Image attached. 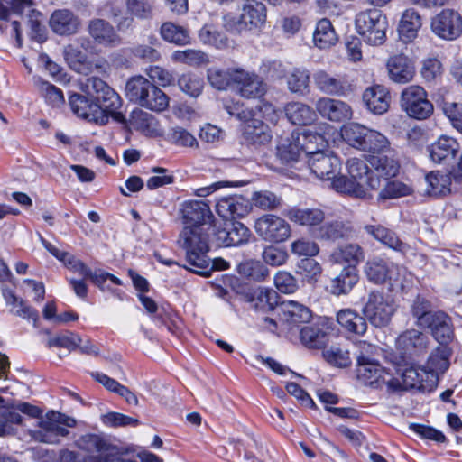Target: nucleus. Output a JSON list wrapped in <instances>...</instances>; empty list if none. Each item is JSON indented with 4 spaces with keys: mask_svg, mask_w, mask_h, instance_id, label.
<instances>
[{
    "mask_svg": "<svg viewBox=\"0 0 462 462\" xmlns=\"http://www.w3.org/2000/svg\"><path fill=\"white\" fill-rule=\"evenodd\" d=\"M211 243L217 247L239 246L248 243L251 232L241 222H233L226 227L214 225Z\"/></svg>",
    "mask_w": 462,
    "mask_h": 462,
    "instance_id": "15",
    "label": "nucleus"
},
{
    "mask_svg": "<svg viewBox=\"0 0 462 462\" xmlns=\"http://www.w3.org/2000/svg\"><path fill=\"white\" fill-rule=\"evenodd\" d=\"M178 84L180 90L190 97H198L203 87L202 79L191 73L182 75L179 79Z\"/></svg>",
    "mask_w": 462,
    "mask_h": 462,
    "instance_id": "62",
    "label": "nucleus"
},
{
    "mask_svg": "<svg viewBox=\"0 0 462 462\" xmlns=\"http://www.w3.org/2000/svg\"><path fill=\"white\" fill-rule=\"evenodd\" d=\"M359 276L356 268L345 267L330 281V292L340 296L347 294L357 283Z\"/></svg>",
    "mask_w": 462,
    "mask_h": 462,
    "instance_id": "36",
    "label": "nucleus"
},
{
    "mask_svg": "<svg viewBox=\"0 0 462 462\" xmlns=\"http://www.w3.org/2000/svg\"><path fill=\"white\" fill-rule=\"evenodd\" d=\"M299 273L308 283H314L322 273L321 265L313 258H304L298 264Z\"/></svg>",
    "mask_w": 462,
    "mask_h": 462,
    "instance_id": "55",
    "label": "nucleus"
},
{
    "mask_svg": "<svg viewBox=\"0 0 462 462\" xmlns=\"http://www.w3.org/2000/svg\"><path fill=\"white\" fill-rule=\"evenodd\" d=\"M313 81L320 92L328 96L345 97L350 90V86L344 77L329 74L323 69L314 72Z\"/></svg>",
    "mask_w": 462,
    "mask_h": 462,
    "instance_id": "21",
    "label": "nucleus"
},
{
    "mask_svg": "<svg viewBox=\"0 0 462 462\" xmlns=\"http://www.w3.org/2000/svg\"><path fill=\"white\" fill-rule=\"evenodd\" d=\"M125 6L133 17L142 20L152 18L153 7L149 0H126Z\"/></svg>",
    "mask_w": 462,
    "mask_h": 462,
    "instance_id": "61",
    "label": "nucleus"
},
{
    "mask_svg": "<svg viewBox=\"0 0 462 462\" xmlns=\"http://www.w3.org/2000/svg\"><path fill=\"white\" fill-rule=\"evenodd\" d=\"M442 109L452 126L462 134V103L446 102Z\"/></svg>",
    "mask_w": 462,
    "mask_h": 462,
    "instance_id": "64",
    "label": "nucleus"
},
{
    "mask_svg": "<svg viewBox=\"0 0 462 462\" xmlns=\"http://www.w3.org/2000/svg\"><path fill=\"white\" fill-rule=\"evenodd\" d=\"M400 104L410 117L418 120L430 117L434 110L426 90L419 85L405 88L401 93Z\"/></svg>",
    "mask_w": 462,
    "mask_h": 462,
    "instance_id": "10",
    "label": "nucleus"
},
{
    "mask_svg": "<svg viewBox=\"0 0 462 462\" xmlns=\"http://www.w3.org/2000/svg\"><path fill=\"white\" fill-rule=\"evenodd\" d=\"M291 251L297 256L311 258L319 253L318 244L309 238H298L291 244Z\"/></svg>",
    "mask_w": 462,
    "mask_h": 462,
    "instance_id": "60",
    "label": "nucleus"
},
{
    "mask_svg": "<svg viewBox=\"0 0 462 462\" xmlns=\"http://www.w3.org/2000/svg\"><path fill=\"white\" fill-rule=\"evenodd\" d=\"M431 303L427 299L421 296H417L411 306V311L414 318H416V325L418 327L420 326L421 323H424L428 317L432 314L431 310Z\"/></svg>",
    "mask_w": 462,
    "mask_h": 462,
    "instance_id": "63",
    "label": "nucleus"
},
{
    "mask_svg": "<svg viewBox=\"0 0 462 462\" xmlns=\"http://www.w3.org/2000/svg\"><path fill=\"white\" fill-rule=\"evenodd\" d=\"M382 186L383 187L378 193V201L397 199L411 193L409 186L398 180H383Z\"/></svg>",
    "mask_w": 462,
    "mask_h": 462,
    "instance_id": "48",
    "label": "nucleus"
},
{
    "mask_svg": "<svg viewBox=\"0 0 462 462\" xmlns=\"http://www.w3.org/2000/svg\"><path fill=\"white\" fill-rule=\"evenodd\" d=\"M393 148L389 139L382 133L369 129L362 152L374 155L392 152Z\"/></svg>",
    "mask_w": 462,
    "mask_h": 462,
    "instance_id": "40",
    "label": "nucleus"
},
{
    "mask_svg": "<svg viewBox=\"0 0 462 462\" xmlns=\"http://www.w3.org/2000/svg\"><path fill=\"white\" fill-rule=\"evenodd\" d=\"M128 123L130 127L144 134L152 133L155 127L153 116L138 108L131 113Z\"/></svg>",
    "mask_w": 462,
    "mask_h": 462,
    "instance_id": "52",
    "label": "nucleus"
},
{
    "mask_svg": "<svg viewBox=\"0 0 462 462\" xmlns=\"http://www.w3.org/2000/svg\"><path fill=\"white\" fill-rule=\"evenodd\" d=\"M49 24L54 33L60 36H70L79 31L81 21L73 11L64 8L55 10L51 14Z\"/></svg>",
    "mask_w": 462,
    "mask_h": 462,
    "instance_id": "22",
    "label": "nucleus"
},
{
    "mask_svg": "<svg viewBox=\"0 0 462 462\" xmlns=\"http://www.w3.org/2000/svg\"><path fill=\"white\" fill-rule=\"evenodd\" d=\"M238 273L249 279L256 282L264 281L269 275L268 268L260 261L246 260L242 262L237 267Z\"/></svg>",
    "mask_w": 462,
    "mask_h": 462,
    "instance_id": "49",
    "label": "nucleus"
},
{
    "mask_svg": "<svg viewBox=\"0 0 462 462\" xmlns=\"http://www.w3.org/2000/svg\"><path fill=\"white\" fill-rule=\"evenodd\" d=\"M306 162L311 173L320 180H330V187L335 189L332 182L340 178L337 174L341 162L337 156L322 151L310 152Z\"/></svg>",
    "mask_w": 462,
    "mask_h": 462,
    "instance_id": "12",
    "label": "nucleus"
},
{
    "mask_svg": "<svg viewBox=\"0 0 462 462\" xmlns=\"http://www.w3.org/2000/svg\"><path fill=\"white\" fill-rule=\"evenodd\" d=\"M395 311L396 306L393 300L379 291L369 292L362 309L365 319L375 328L386 327Z\"/></svg>",
    "mask_w": 462,
    "mask_h": 462,
    "instance_id": "9",
    "label": "nucleus"
},
{
    "mask_svg": "<svg viewBox=\"0 0 462 462\" xmlns=\"http://www.w3.org/2000/svg\"><path fill=\"white\" fill-rule=\"evenodd\" d=\"M323 357L332 365L346 367L351 364L349 352L340 346H332L323 351Z\"/></svg>",
    "mask_w": 462,
    "mask_h": 462,
    "instance_id": "56",
    "label": "nucleus"
},
{
    "mask_svg": "<svg viewBox=\"0 0 462 462\" xmlns=\"http://www.w3.org/2000/svg\"><path fill=\"white\" fill-rule=\"evenodd\" d=\"M369 162L372 168L362 159H349L346 163L349 178L342 176L334 180L332 186L335 190L356 198L369 199L372 197L370 191L378 190L383 180L395 177L400 170L395 149L392 152L371 156Z\"/></svg>",
    "mask_w": 462,
    "mask_h": 462,
    "instance_id": "1",
    "label": "nucleus"
},
{
    "mask_svg": "<svg viewBox=\"0 0 462 462\" xmlns=\"http://www.w3.org/2000/svg\"><path fill=\"white\" fill-rule=\"evenodd\" d=\"M310 152L300 144V136H295L282 139L277 145V156L282 163L291 164L297 162L304 154L308 158Z\"/></svg>",
    "mask_w": 462,
    "mask_h": 462,
    "instance_id": "27",
    "label": "nucleus"
},
{
    "mask_svg": "<svg viewBox=\"0 0 462 462\" xmlns=\"http://www.w3.org/2000/svg\"><path fill=\"white\" fill-rule=\"evenodd\" d=\"M315 108L322 118L336 123L350 120L353 116L347 103L328 97H319L315 103Z\"/></svg>",
    "mask_w": 462,
    "mask_h": 462,
    "instance_id": "19",
    "label": "nucleus"
},
{
    "mask_svg": "<svg viewBox=\"0 0 462 462\" xmlns=\"http://www.w3.org/2000/svg\"><path fill=\"white\" fill-rule=\"evenodd\" d=\"M363 100L366 107L373 113L382 115L390 106V95L385 87L375 85L365 89Z\"/></svg>",
    "mask_w": 462,
    "mask_h": 462,
    "instance_id": "30",
    "label": "nucleus"
},
{
    "mask_svg": "<svg viewBox=\"0 0 462 462\" xmlns=\"http://www.w3.org/2000/svg\"><path fill=\"white\" fill-rule=\"evenodd\" d=\"M396 345L402 353L411 357L426 352L429 337L422 332L411 328L404 331L398 337Z\"/></svg>",
    "mask_w": 462,
    "mask_h": 462,
    "instance_id": "25",
    "label": "nucleus"
},
{
    "mask_svg": "<svg viewBox=\"0 0 462 462\" xmlns=\"http://www.w3.org/2000/svg\"><path fill=\"white\" fill-rule=\"evenodd\" d=\"M3 2L11 6L14 14L26 15L30 26V36L32 40L42 42L46 40V29L42 23V13L35 7L33 0H0V19L6 20L10 10Z\"/></svg>",
    "mask_w": 462,
    "mask_h": 462,
    "instance_id": "8",
    "label": "nucleus"
},
{
    "mask_svg": "<svg viewBox=\"0 0 462 462\" xmlns=\"http://www.w3.org/2000/svg\"><path fill=\"white\" fill-rule=\"evenodd\" d=\"M243 142L255 149L267 145L272 140L269 126L253 116L248 119L242 130Z\"/></svg>",
    "mask_w": 462,
    "mask_h": 462,
    "instance_id": "23",
    "label": "nucleus"
},
{
    "mask_svg": "<svg viewBox=\"0 0 462 462\" xmlns=\"http://www.w3.org/2000/svg\"><path fill=\"white\" fill-rule=\"evenodd\" d=\"M64 58L69 68L79 73L87 74L90 70L88 56L73 45L65 47Z\"/></svg>",
    "mask_w": 462,
    "mask_h": 462,
    "instance_id": "46",
    "label": "nucleus"
},
{
    "mask_svg": "<svg viewBox=\"0 0 462 462\" xmlns=\"http://www.w3.org/2000/svg\"><path fill=\"white\" fill-rule=\"evenodd\" d=\"M365 230L375 239L396 251L404 252L407 245L391 230L382 226H366Z\"/></svg>",
    "mask_w": 462,
    "mask_h": 462,
    "instance_id": "43",
    "label": "nucleus"
},
{
    "mask_svg": "<svg viewBox=\"0 0 462 462\" xmlns=\"http://www.w3.org/2000/svg\"><path fill=\"white\" fill-rule=\"evenodd\" d=\"M87 31L95 43L113 48L122 43V39L113 24L103 18H93L88 21Z\"/></svg>",
    "mask_w": 462,
    "mask_h": 462,
    "instance_id": "18",
    "label": "nucleus"
},
{
    "mask_svg": "<svg viewBox=\"0 0 462 462\" xmlns=\"http://www.w3.org/2000/svg\"><path fill=\"white\" fill-rule=\"evenodd\" d=\"M459 144L456 139L442 135L428 147L430 159L437 163L452 161L459 151Z\"/></svg>",
    "mask_w": 462,
    "mask_h": 462,
    "instance_id": "28",
    "label": "nucleus"
},
{
    "mask_svg": "<svg viewBox=\"0 0 462 462\" xmlns=\"http://www.w3.org/2000/svg\"><path fill=\"white\" fill-rule=\"evenodd\" d=\"M175 61H180L189 66L199 67L207 64L208 60V55L199 51L188 49L185 51H175Z\"/></svg>",
    "mask_w": 462,
    "mask_h": 462,
    "instance_id": "59",
    "label": "nucleus"
},
{
    "mask_svg": "<svg viewBox=\"0 0 462 462\" xmlns=\"http://www.w3.org/2000/svg\"><path fill=\"white\" fill-rule=\"evenodd\" d=\"M265 5L255 0L246 1L238 17L232 14L224 16V27L232 33L260 31L266 22Z\"/></svg>",
    "mask_w": 462,
    "mask_h": 462,
    "instance_id": "6",
    "label": "nucleus"
},
{
    "mask_svg": "<svg viewBox=\"0 0 462 462\" xmlns=\"http://www.w3.org/2000/svg\"><path fill=\"white\" fill-rule=\"evenodd\" d=\"M386 69L390 79L397 84H406L413 80L415 67L412 60L402 53L389 57Z\"/></svg>",
    "mask_w": 462,
    "mask_h": 462,
    "instance_id": "20",
    "label": "nucleus"
},
{
    "mask_svg": "<svg viewBox=\"0 0 462 462\" xmlns=\"http://www.w3.org/2000/svg\"><path fill=\"white\" fill-rule=\"evenodd\" d=\"M200 41L217 49H224L228 46V39L222 32L215 30L211 26H204L199 33Z\"/></svg>",
    "mask_w": 462,
    "mask_h": 462,
    "instance_id": "57",
    "label": "nucleus"
},
{
    "mask_svg": "<svg viewBox=\"0 0 462 462\" xmlns=\"http://www.w3.org/2000/svg\"><path fill=\"white\" fill-rule=\"evenodd\" d=\"M214 226H185L179 235L178 243L186 251V264L180 266L189 271V267L208 270L209 258L207 254L210 250Z\"/></svg>",
    "mask_w": 462,
    "mask_h": 462,
    "instance_id": "3",
    "label": "nucleus"
},
{
    "mask_svg": "<svg viewBox=\"0 0 462 462\" xmlns=\"http://www.w3.org/2000/svg\"><path fill=\"white\" fill-rule=\"evenodd\" d=\"M285 217L300 226L312 227L323 222L325 214L319 208H292L287 210Z\"/></svg>",
    "mask_w": 462,
    "mask_h": 462,
    "instance_id": "35",
    "label": "nucleus"
},
{
    "mask_svg": "<svg viewBox=\"0 0 462 462\" xmlns=\"http://www.w3.org/2000/svg\"><path fill=\"white\" fill-rule=\"evenodd\" d=\"M236 69H229L224 70L217 68H211L208 70V79L211 86L217 89H226L231 83H233V71Z\"/></svg>",
    "mask_w": 462,
    "mask_h": 462,
    "instance_id": "58",
    "label": "nucleus"
},
{
    "mask_svg": "<svg viewBox=\"0 0 462 462\" xmlns=\"http://www.w3.org/2000/svg\"><path fill=\"white\" fill-rule=\"evenodd\" d=\"M426 377H429V374L424 369L413 366L406 368L402 374V388L424 391L426 385L423 382Z\"/></svg>",
    "mask_w": 462,
    "mask_h": 462,
    "instance_id": "50",
    "label": "nucleus"
},
{
    "mask_svg": "<svg viewBox=\"0 0 462 462\" xmlns=\"http://www.w3.org/2000/svg\"><path fill=\"white\" fill-rule=\"evenodd\" d=\"M397 266L383 259L368 261L365 265V274L369 281L374 283H383L386 280L395 281Z\"/></svg>",
    "mask_w": 462,
    "mask_h": 462,
    "instance_id": "31",
    "label": "nucleus"
},
{
    "mask_svg": "<svg viewBox=\"0 0 462 462\" xmlns=\"http://www.w3.org/2000/svg\"><path fill=\"white\" fill-rule=\"evenodd\" d=\"M246 301L252 304L256 310L268 312L278 306V294L275 291L258 287L245 294Z\"/></svg>",
    "mask_w": 462,
    "mask_h": 462,
    "instance_id": "32",
    "label": "nucleus"
},
{
    "mask_svg": "<svg viewBox=\"0 0 462 462\" xmlns=\"http://www.w3.org/2000/svg\"><path fill=\"white\" fill-rule=\"evenodd\" d=\"M430 29L440 39L456 40L462 33V16L454 9H443L431 18Z\"/></svg>",
    "mask_w": 462,
    "mask_h": 462,
    "instance_id": "13",
    "label": "nucleus"
},
{
    "mask_svg": "<svg viewBox=\"0 0 462 462\" xmlns=\"http://www.w3.org/2000/svg\"><path fill=\"white\" fill-rule=\"evenodd\" d=\"M338 324L347 332L363 336L367 330L365 317L352 309H343L337 314Z\"/></svg>",
    "mask_w": 462,
    "mask_h": 462,
    "instance_id": "34",
    "label": "nucleus"
},
{
    "mask_svg": "<svg viewBox=\"0 0 462 462\" xmlns=\"http://www.w3.org/2000/svg\"><path fill=\"white\" fill-rule=\"evenodd\" d=\"M254 205L263 210H273L282 206V199L270 190L255 191L252 195Z\"/></svg>",
    "mask_w": 462,
    "mask_h": 462,
    "instance_id": "53",
    "label": "nucleus"
},
{
    "mask_svg": "<svg viewBox=\"0 0 462 462\" xmlns=\"http://www.w3.org/2000/svg\"><path fill=\"white\" fill-rule=\"evenodd\" d=\"M389 373L374 357L361 353L357 356V377L369 385L380 386Z\"/></svg>",
    "mask_w": 462,
    "mask_h": 462,
    "instance_id": "24",
    "label": "nucleus"
},
{
    "mask_svg": "<svg viewBox=\"0 0 462 462\" xmlns=\"http://www.w3.org/2000/svg\"><path fill=\"white\" fill-rule=\"evenodd\" d=\"M356 29L364 41L370 45H381L386 39L388 22L379 9L360 12L355 19Z\"/></svg>",
    "mask_w": 462,
    "mask_h": 462,
    "instance_id": "7",
    "label": "nucleus"
},
{
    "mask_svg": "<svg viewBox=\"0 0 462 462\" xmlns=\"http://www.w3.org/2000/svg\"><path fill=\"white\" fill-rule=\"evenodd\" d=\"M369 128L356 123H351L341 128L343 140L350 146L362 151Z\"/></svg>",
    "mask_w": 462,
    "mask_h": 462,
    "instance_id": "42",
    "label": "nucleus"
},
{
    "mask_svg": "<svg viewBox=\"0 0 462 462\" xmlns=\"http://www.w3.org/2000/svg\"><path fill=\"white\" fill-rule=\"evenodd\" d=\"M125 92L132 102L150 110L162 111L169 103L167 96L142 76L129 79L125 86Z\"/></svg>",
    "mask_w": 462,
    "mask_h": 462,
    "instance_id": "5",
    "label": "nucleus"
},
{
    "mask_svg": "<svg viewBox=\"0 0 462 462\" xmlns=\"http://www.w3.org/2000/svg\"><path fill=\"white\" fill-rule=\"evenodd\" d=\"M351 227L341 221H332L320 226L316 233V237L321 240L336 241L348 237Z\"/></svg>",
    "mask_w": 462,
    "mask_h": 462,
    "instance_id": "41",
    "label": "nucleus"
},
{
    "mask_svg": "<svg viewBox=\"0 0 462 462\" xmlns=\"http://www.w3.org/2000/svg\"><path fill=\"white\" fill-rule=\"evenodd\" d=\"M421 24V18L419 13L414 9H407L402 14L399 25L400 38L404 42H412L417 37Z\"/></svg>",
    "mask_w": 462,
    "mask_h": 462,
    "instance_id": "37",
    "label": "nucleus"
},
{
    "mask_svg": "<svg viewBox=\"0 0 462 462\" xmlns=\"http://www.w3.org/2000/svg\"><path fill=\"white\" fill-rule=\"evenodd\" d=\"M233 84L237 92L245 98H257L266 92V84L263 79L254 72L243 69H236L233 71Z\"/></svg>",
    "mask_w": 462,
    "mask_h": 462,
    "instance_id": "17",
    "label": "nucleus"
},
{
    "mask_svg": "<svg viewBox=\"0 0 462 462\" xmlns=\"http://www.w3.org/2000/svg\"><path fill=\"white\" fill-rule=\"evenodd\" d=\"M79 448L88 452H97V456H89L86 462H113L116 455V448L103 437L97 434H85L76 441Z\"/></svg>",
    "mask_w": 462,
    "mask_h": 462,
    "instance_id": "14",
    "label": "nucleus"
},
{
    "mask_svg": "<svg viewBox=\"0 0 462 462\" xmlns=\"http://www.w3.org/2000/svg\"><path fill=\"white\" fill-rule=\"evenodd\" d=\"M251 209L249 201L242 196H229L219 199L216 205V211L225 219L244 217Z\"/></svg>",
    "mask_w": 462,
    "mask_h": 462,
    "instance_id": "26",
    "label": "nucleus"
},
{
    "mask_svg": "<svg viewBox=\"0 0 462 462\" xmlns=\"http://www.w3.org/2000/svg\"><path fill=\"white\" fill-rule=\"evenodd\" d=\"M280 309L287 322L291 324L306 323L311 318L310 309L297 301H282L280 304Z\"/></svg>",
    "mask_w": 462,
    "mask_h": 462,
    "instance_id": "39",
    "label": "nucleus"
},
{
    "mask_svg": "<svg viewBox=\"0 0 462 462\" xmlns=\"http://www.w3.org/2000/svg\"><path fill=\"white\" fill-rule=\"evenodd\" d=\"M300 340L310 348H319L326 342V333L315 326L304 327L300 330Z\"/></svg>",
    "mask_w": 462,
    "mask_h": 462,
    "instance_id": "54",
    "label": "nucleus"
},
{
    "mask_svg": "<svg viewBox=\"0 0 462 462\" xmlns=\"http://www.w3.org/2000/svg\"><path fill=\"white\" fill-rule=\"evenodd\" d=\"M82 342L80 337L71 331H64L56 335L51 336L46 346L48 347H63L69 351L75 350L79 346Z\"/></svg>",
    "mask_w": 462,
    "mask_h": 462,
    "instance_id": "51",
    "label": "nucleus"
},
{
    "mask_svg": "<svg viewBox=\"0 0 462 462\" xmlns=\"http://www.w3.org/2000/svg\"><path fill=\"white\" fill-rule=\"evenodd\" d=\"M84 89L94 100L80 94L69 97V105L74 114L89 122L104 125L112 117L118 123H126L125 115L118 111L122 101L119 95L99 78H88Z\"/></svg>",
    "mask_w": 462,
    "mask_h": 462,
    "instance_id": "2",
    "label": "nucleus"
},
{
    "mask_svg": "<svg viewBox=\"0 0 462 462\" xmlns=\"http://www.w3.org/2000/svg\"><path fill=\"white\" fill-rule=\"evenodd\" d=\"M337 34L328 19H321L316 26L313 34L315 45L319 49H326L337 42Z\"/></svg>",
    "mask_w": 462,
    "mask_h": 462,
    "instance_id": "44",
    "label": "nucleus"
},
{
    "mask_svg": "<svg viewBox=\"0 0 462 462\" xmlns=\"http://www.w3.org/2000/svg\"><path fill=\"white\" fill-rule=\"evenodd\" d=\"M286 83L291 93L304 95L309 88V70L300 68L292 69L286 74Z\"/></svg>",
    "mask_w": 462,
    "mask_h": 462,
    "instance_id": "45",
    "label": "nucleus"
},
{
    "mask_svg": "<svg viewBox=\"0 0 462 462\" xmlns=\"http://www.w3.org/2000/svg\"><path fill=\"white\" fill-rule=\"evenodd\" d=\"M256 234L264 241L270 243H282L291 236V226L282 217L265 214L256 219L254 223Z\"/></svg>",
    "mask_w": 462,
    "mask_h": 462,
    "instance_id": "11",
    "label": "nucleus"
},
{
    "mask_svg": "<svg viewBox=\"0 0 462 462\" xmlns=\"http://www.w3.org/2000/svg\"><path fill=\"white\" fill-rule=\"evenodd\" d=\"M365 258L362 247L357 244H346L336 247L329 254L328 261L333 264H347L356 268Z\"/></svg>",
    "mask_w": 462,
    "mask_h": 462,
    "instance_id": "29",
    "label": "nucleus"
},
{
    "mask_svg": "<svg viewBox=\"0 0 462 462\" xmlns=\"http://www.w3.org/2000/svg\"><path fill=\"white\" fill-rule=\"evenodd\" d=\"M284 112L288 120L293 125H308L317 119L316 112L302 102L288 103L284 106Z\"/></svg>",
    "mask_w": 462,
    "mask_h": 462,
    "instance_id": "33",
    "label": "nucleus"
},
{
    "mask_svg": "<svg viewBox=\"0 0 462 462\" xmlns=\"http://www.w3.org/2000/svg\"><path fill=\"white\" fill-rule=\"evenodd\" d=\"M179 216L186 226H205L214 218L209 205L203 200L190 199L180 204Z\"/></svg>",
    "mask_w": 462,
    "mask_h": 462,
    "instance_id": "16",
    "label": "nucleus"
},
{
    "mask_svg": "<svg viewBox=\"0 0 462 462\" xmlns=\"http://www.w3.org/2000/svg\"><path fill=\"white\" fill-rule=\"evenodd\" d=\"M76 420L55 411H49L44 416L38 418L33 428L29 429V435L37 442L59 444L60 438L69 433L67 428H73Z\"/></svg>",
    "mask_w": 462,
    "mask_h": 462,
    "instance_id": "4",
    "label": "nucleus"
},
{
    "mask_svg": "<svg viewBox=\"0 0 462 462\" xmlns=\"http://www.w3.org/2000/svg\"><path fill=\"white\" fill-rule=\"evenodd\" d=\"M23 417L14 409V406L0 407V436L12 435L14 427L21 424Z\"/></svg>",
    "mask_w": 462,
    "mask_h": 462,
    "instance_id": "47",
    "label": "nucleus"
},
{
    "mask_svg": "<svg viewBox=\"0 0 462 462\" xmlns=\"http://www.w3.org/2000/svg\"><path fill=\"white\" fill-rule=\"evenodd\" d=\"M425 194L431 197H438L449 192L451 177L440 171H430L425 177Z\"/></svg>",
    "mask_w": 462,
    "mask_h": 462,
    "instance_id": "38",
    "label": "nucleus"
}]
</instances>
